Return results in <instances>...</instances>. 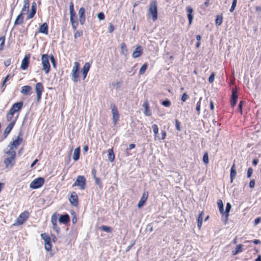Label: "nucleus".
<instances>
[{"label": "nucleus", "instance_id": "nucleus-1", "mask_svg": "<svg viewBox=\"0 0 261 261\" xmlns=\"http://www.w3.org/2000/svg\"><path fill=\"white\" fill-rule=\"evenodd\" d=\"M6 153L9 155V157L6 158L4 160V164H5L6 168H12L15 164V158L16 155L15 151L8 150L6 152Z\"/></svg>", "mask_w": 261, "mask_h": 261}, {"label": "nucleus", "instance_id": "nucleus-33", "mask_svg": "<svg viewBox=\"0 0 261 261\" xmlns=\"http://www.w3.org/2000/svg\"><path fill=\"white\" fill-rule=\"evenodd\" d=\"M121 53L124 56H126L127 55V49L126 45L124 43H122L121 44Z\"/></svg>", "mask_w": 261, "mask_h": 261}, {"label": "nucleus", "instance_id": "nucleus-16", "mask_svg": "<svg viewBox=\"0 0 261 261\" xmlns=\"http://www.w3.org/2000/svg\"><path fill=\"white\" fill-rule=\"evenodd\" d=\"M231 208V205L230 203L227 202L225 207V211H223V214H222V215L225 217L224 223L226 224V222L228 219V217L229 216V212Z\"/></svg>", "mask_w": 261, "mask_h": 261}, {"label": "nucleus", "instance_id": "nucleus-43", "mask_svg": "<svg viewBox=\"0 0 261 261\" xmlns=\"http://www.w3.org/2000/svg\"><path fill=\"white\" fill-rule=\"evenodd\" d=\"M237 0H232V5L229 10L231 13H232L234 11L235 8L237 6Z\"/></svg>", "mask_w": 261, "mask_h": 261}, {"label": "nucleus", "instance_id": "nucleus-14", "mask_svg": "<svg viewBox=\"0 0 261 261\" xmlns=\"http://www.w3.org/2000/svg\"><path fill=\"white\" fill-rule=\"evenodd\" d=\"M148 197V192L147 191H144L141 196V198L138 203L137 206L138 208H141L145 203Z\"/></svg>", "mask_w": 261, "mask_h": 261}, {"label": "nucleus", "instance_id": "nucleus-47", "mask_svg": "<svg viewBox=\"0 0 261 261\" xmlns=\"http://www.w3.org/2000/svg\"><path fill=\"white\" fill-rule=\"evenodd\" d=\"M49 57L50 58V61L53 64V67L54 68H55L56 67V61L54 56L52 54H51Z\"/></svg>", "mask_w": 261, "mask_h": 261}, {"label": "nucleus", "instance_id": "nucleus-50", "mask_svg": "<svg viewBox=\"0 0 261 261\" xmlns=\"http://www.w3.org/2000/svg\"><path fill=\"white\" fill-rule=\"evenodd\" d=\"M82 31H76L74 34V39H77L78 37L81 36L83 35Z\"/></svg>", "mask_w": 261, "mask_h": 261}, {"label": "nucleus", "instance_id": "nucleus-9", "mask_svg": "<svg viewBox=\"0 0 261 261\" xmlns=\"http://www.w3.org/2000/svg\"><path fill=\"white\" fill-rule=\"evenodd\" d=\"M80 64L78 62H75L74 65L72 70V80L74 82H77L79 78Z\"/></svg>", "mask_w": 261, "mask_h": 261}, {"label": "nucleus", "instance_id": "nucleus-44", "mask_svg": "<svg viewBox=\"0 0 261 261\" xmlns=\"http://www.w3.org/2000/svg\"><path fill=\"white\" fill-rule=\"evenodd\" d=\"M5 38L4 36L0 38V51L3 50V47L5 44Z\"/></svg>", "mask_w": 261, "mask_h": 261}, {"label": "nucleus", "instance_id": "nucleus-8", "mask_svg": "<svg viewBox=\"0 0 261 261\" xmlns=\"http://www.w3.org/2000/svg\"><path fill=\"white\" fill-rule=\"evenodd\" d=\"M44 182V179L43 177H38L31 182L30 187L33 189H38L43 185Z\"/></svg>", "mask_w": 261, "mask_h": 261}, {"label": "nucleus", "instance_id": "nucleus-62", "mask_svg": "<svg viewBox=\"0 0 261 261\" xmlns=\"http://www.w3.org/2000/svg\"><path fill=\"white\" fill-rule=\"evenodd\" d=\"M255 186V180L254 179H252L250 180L249 182V187L250 188H253Z\"/></svg>", "mask_w": 261, "mask_h": 261}, {"label": "nucleus", "instance_id": "nucleus-49", "mask_svg": "<svg viewBox=\"0 0 261 261\" xmlns=\"http://www.w3.org/2000/svg\"><path fill=\"white\" fill-rule=\"evenodd\" d=\"M203 162L206 164L208 163V156L207 152H205L203 156Z\"/></svg>", "mask_w": 261, "mask_h": 261}, {"label": "nucleus", "instance_id": "nucleus-3", "mask_svg": "<svg viewBox=\"0 0 261 261\" xmlns=\"http://www.w3.org/2000/svg\"><path fill=\"white\" fill-rule=\"evenodd\" d=\"M49 56L47 54H43L41 57V61L44 70L46 74L48 73L50 71V66L49 62Z\"/></svg>", "mask_w": 261, "mask_h": 261}, {"label": "nucleus", "instance_id": "nucleus-46", "mask_svg": "<svg viewBox=\"0 0 261 261\" xmlns=\"http://www.w3.org/2000/svg\"><path fill=\"white\" fill-rule=\"evenodd\" d=\"M95 180V184L99 186V187L101 189L102 187V183L101 182L100 179L98 177H95L94 178Z\"/></svg>", "mask_w": 261, "mask_h": 261}, {"label": "nucleus", "instance_id": "nucleus-64", "mask_svg": "<svg viewBox=\"0 0 261 261\" xmlns=\"http://www.w3.org/2000/svg\"><path fill=\"white\" fill-rule=\"evenodd\" d=\"M11 64V59H9L4 62V65L6 67L9 66Z\"/></svg>", "mask_w": 261, "mask_h": 261}, {"label": "nucleus", "instance_id": "nucleus-19", "mask_svg": "<svg viewBox=\"0 0 261 261\" xmlns=\"http://www.w3.org/2000/svg\"><path fill=\"white\" fill-rule=\"evenodd\" d=\"M238 99L237 91L235 89H233L232 90V94L231 97V106L234 107L237 103Z\"/></svg>", "mask_w": 261, "mask_h": 261}, {"label": "nucleus", "instance_id": "nucleus-52", "mask_svg": "<svg viewBox=\"0 0 261 261\" xmlns=\"http://www.w3.org/2000/svg\"><path fill=\"white\" fill-rule=\"evenodd\" d=\"M175 127H176V129L178 131H180L181 130V128H180V122L178 120H177V119L175 120Z\"/></svg>", "mask_w": 261, "mask_h": 261}, {"label": "nucleus", "instance_id": "nucleus-35", "mask_svg": "<svg viewBox=\"0 0 261 261\" xmlns=\"http://www.w3.org/2000/svg\"><path fill=\"white\" fill-rule=\"evenodd\" d=\"M217 205L218 207L219 208V212L220 214L222 215V214H223V208H224V205L222 202V200L221 199H219L217 201Z\"/></svg>", "mask_w": 261, "mask_h": 261}, {"label": "nucleus", "instance_id": "nucleus-28", "mask_svg": "<svg viewBox=\"0 0 261 261\" xmlns=\"http://www.w3.org/2000/svg\"><path fill=\"white\" fill-rule=\"evenodd\" d=\"M22 13H20L17 17L14 22V25H17L21 24L23 22V17L22 16Z\"/></svg>", "mask_w": 261, "mask_h": 261}, {"label": "nucleus", "instance_id": "nucleus-39", "mask_svg": "<svg viewBox=\"0 0 261 261\" xmlns=\"http://www.w3.org/2000/svg\"><path fill=\"white\" fill-rule=\"evenodd\" d=\"M223 18L222 16L217 15L215 20V23L217 25H220L222 23Z\"/></svg>", "mask_w": 261, "mask_h": 261}, {"label": "nucleus", "instance_id": "nucleus-54", "mask_svg": "<svg viewBox=\"0 0 261 261\" xmlns=\"http://www.w3.org/2000/svg\"><path fill=\"white\" fill-rule=\"evenodd\" d=\"M253 172V169L252 168L250 167L248 169L247 173V177L250 178L251 176V175Z\"/></svg>", "mask_w": 261, "mask_h": 261}, {"label": "nucleus", "instance_id": "nucleus-60", "mask_svg": "<svg viewBox=\"0 0 261 261\" xmlns=\"http://www.w3.org/2000/svg\"><path fill=\"white\" fill-rule=\"evenodd\" d=\"M243 101H241L239 104V106H238V109H239V111L240 112V113L242 114V107H243Z\"/></svg>", "mask_w": 261, "mask_h": 261}, {"label": "nucleus", "instance_id": "nucleus-59", "mask_svg": "<svg viewBox=\"0 0 261 261\" xmlns=\"http://www.w3.org/2000/svg\"><path fill=\"white\" fill-rule=\"evenodd\" d=\"M9 75H7L4 79L3 82V84H2V88L3 87H5V83L8 81V79H9Z\"/></svg>", "mask_w": 261, "mask_h": 261}, {"label": "nucleus", "instance_id": "nucleus-34", "mask_svg": "<svg viewBox=\"0 0 261 261\" xmlns=\"http://www.w3.org/2000/svg\"><path fill=\"white\" fill-rule=\"evenodd\" d=\"M14 113H13L11 111H9L8 113L6 115V119L7 121L8 122H11L13 121V120L14 118Z\"/></svg>", "mask_w": 261, "mask_h": 261}, {"label": "nucleus", "instance_id": "nucleus-53", "mask_svg": "<svg viewBox=\"0 0 261 261\" xmlns=\"http://www.w3.org/2000/svg\"><path fill=\"white\" fill-rule=\"evenodd\" d=\"M215 76V73L214 72H213L211 74L210 76L208 78V82L210 83H213L214 82Z\"/></svg>", "mask_w": 261, "mask_h": 261}, {"label": "nucleus", "instance_id": "nucleus-56", "mask_svg": "<svg viewBox=\"0 0 261 261\" xmlns=\"http://www.w3.org/2000/svg\"><path fill=\"white\" fill-rule=\"evenodd\" d=\"M204 215V212L202 211L198 215V218L197 219V221L202 222L203 216Z\"/></svg>", "mask_w": 261, "mask_h": 261}, {"label": "nucleus", "instance_id": "nucleus-18", "mask_svg": "<svg viewBox=\"0 0 261 261\" xmlns=\"http://www.w3.org/2000/svg\"><path fill=\"white\" fill-rule=\"evenodd\" d=\"M30 55H25L22 60L21 68L22 70H25L28 68L29 64Z\"/></svg>", "mask_w": 261, "mask_h": 261}, {"label": "nucleus", "instance_id": "nucleus-24", "mask_svg": "<svg viewBox=\"0 0 261 261\" xmlns=\"http://www.w3.org/2000/svg\"><path fill=\"white\" fill-rule=\"evenodd\" d=\"M32 87L30 86H24L21 87V93L25 95H29L31 94Z\"/></svg>", "mask_w": 261, "mask_h": 261}, {"label": "nucleus", "instance_id": "nucleus-7", "mask_svg": "<svg viewBox=\"0 0 261 261\" xmlns=\"http://www.w3.org/2000/svg\"><path fill=\"white\" fill-rule=\"evenodd\" d=\"M86 179L83 175L77 176L76 180L74 182L73 186L79 187L81 190H84L86 188Z\"/></svg>", "mask_w": 261, "mask_h": 261}, {"label": "nucleus", "instance_id": "nucleus-23", "mask_svg": "<svg viewBox=\"0 0 261 261\" xmlns=\"http://www.w3.org/2000/svg\"><path fill=\"white\" fill-rule=\"evenodd\" d=\"M70 221V217L68 214L61 215L59 219V221L61 223L66 224Z\"/></svg>", "mask_w": 261, "mask_h": 261}, {"label": "nucleus", "instance_id": "nucleus-57", "mask_svg": "<svg viewBox=\"0 0 261 261\" xmlns=\"http://www.w3.org/2000/svg\"><path fill=\"white\" fill-rule=\"evenodd\" d=\"M112 85L116 89H118L120 88L121 83L120 82H116V83H112Z\"/></svg>", "mask_w": 261, "mask_h": 261}, {"label": "nucleus", "instance_id": "nucleus-6", "mask_svg": "<svg viewBox=\"0 0 261 261\" xmlns=\"http://www.w3.org/2000/svg\"><path fill=\"white\" fill-rule=\"evenodd\" d=\"M19 114H17L16 116H15L13 121H12L6 127L4 132V139H5L7 137L8 135L10 133L11 131L13 129L14 126L15 125L16 122L18 118Z\"/></svg>", "mask_w": 261, "mask_h": 261}, {"label": "nucleus", "instance_id": "nucleus-58", "mask_svg": "<svg viewBox=\"0 0 261 261\" xmlns=\"http://www.w3.org/2000/svg\"><path fill=\"white\" fill-rule=\"evenodd\" d=\"M188 98L189 96L186 93H184L181 96V100L182 101L185 102Z\"/></svg>", "mask_w": 261, "mask_h": 261}, {"label": "nucleus", "instance_id": "nucleus-37", "mask_svg": "<svg viewBox=\"0 0 261 261\" xmlns=\"http://www.w3.org/2000/svg\"><path fill=\"white\" fill-rule=\"evenodd\" d=\"M42 239L44 240V243H47L51 242L50 237L46 233H42L41 234Z\"/></svg>", "mask_w": 261, "mask_h": 261}, {"label": "nucleus", "instance_id": "nucleus-22", "mask_svg": "<svg viewBox=\"0 0 261 261\" xmlns=\"http://www.w3.org/2000/svg\"><path fill=\"white\" fill-rule=\"evenodd\" d=\"M36 13V4L35 2L32 3L31 11L27 16V19L33 18Z\"/></svg>", "mask_w": 261, "mask_h": 261}, {"label": "nucleus", "instance_id": "nucleus-51", "mask_svg": "<svg viewBox=\"0 0 261 261\" xmlns=\"http://www.w3.org/2000/svg\"><path fill=\"white\" fill-rule=\"evenodd\" d=\"M162 105L166 107H168L171 105L170 100L166 99L162 102Z\"/></svg>", "mask_w": 261, "mask_h": 261}, {"label": "nucleus", "instance_id": "nucleus-11", "mask_svg": "<svg viewBox=\"0 0 261 261\" xmlns=\"http://www.w3.org/2000/svg\"><path fill=\"white\" fill-rule=\"evenodd\" d=\"M43 87L41 83H37L35 85V90L37 94V100L40 101L41 98Z\"/></svg>", "mask_w": 261, "mask_h": 261}, {"label": "nucleus", "instance_id": "nucleus-41", "mask_svg": "<svg viewBox=\"0 0 261 261\" xmlns=\"http://www.w3.org/2000/svg\"><path fill=\"white\" fill-rule=\"evenodd\" d=\"M147 67V64L146 63L144 64L139 70V74H144L146 70Z\"/></svg>", "mask_w": 261, "mask_h": 261}, {"label": "nucleus", "instance_id": "nucleus-40", "mask_svg": "<svg viewBox=\"0 0 261 261\" xmlns=\"http://www.w3.org/2000/svg\"><path fill=\"white\" fill-rule=\"evenodd\" d=\"M100 229L101 230L107 232H111L112 231V228L109 226H106V225H102L100 227Z\"/></svg>", "mask_w": 261, "mask_h": 261}, {"label": "nucleus", "instance_id": "nucleus-31", "mask_svg": "<svg viewBox=\"0 0 261 261\" xmlns=\"http://www.w3.org/2000/svg\"><path fill=\"white\" fill-rule=\"evenodd\" d=\"M80 147H78L76 148L74 150L73 159L74 161H76L80 158Z\"/></svg>", "mask_w": 261, "mask_h": 261}, {"label": "nucleus", "instance_id": "nucleus-5", "mask_svg": "<svg viewBox=\"0 0 261 261\" xmlns=\"http://www.w3.org/2000/svg\"><path fill=\"white\" fill-rule=\"evenodd\" d=\"M29 217V212L27 211L23 212L17 217L15 222L13 224V225L18 226L22 225L28 219Z\"/></svg>", "mask_w": 261, "mask_h": 261}, {"label": "nucleus", "instance_id": "nucleus-15", "mask_svg": "<svg viewBox=\"0 0 261 261\" xmlns=\"http://www.w3.org/2000/svg\"><path fill=\"white\" fill-rule=\"evenodd\" d=\"M79 21L81 25L85 23L86 17H85V9L83 7H81L79 11Z\"/></svg>", "mask_w": 261, "mask_h": 261}, {"label": "nucleus", "instance_id": "nucleus-32", "mask_svg": "<svg viewBox=\"0 0 261 261\" xmlns=\"http://www.w3.org/2000/svg\"><path fill=\"white\" fill-rule=\"evenodd\" d=\"M243 247V245L242 244H239V245H237L235 250H233L232 251V254L233 255H237V254H238L239 253L242 252L243 251V249H242Z\"/></svg>", "mask_w": 261, "mask_h": 261}, {"label": "nucleus", "instance_id": "nucleus-12", "mask_svg": "<svg viewBox=\"0 0 261 261\" xmlns=\"http://www.w3.org/2000/svg\"><path fill=\"white\" fill-rule=\"evenodd\" d=\"M112 113L113 115V121L114 124H116L119 118V115L117 108L115 105H112Z\"/></svg>", "mask_w": 261, "mask_h": 261}, {"label": "nucleus", "instance_id": "nucleus-29", "mask_svg": "<svg viewBox=\"0 0 261 261\" xmlns=\"http://www.w3.org/2000/svg\"><path fill=\"white\" fill-rule=\"evenodd\" d=\"M237 172L236 171L235 164H233L230 169V178L231 182H232L233 179L236 175Z\"/></svg>", "mask_w": 261, "mask_h": 261}, {"label": "nucleus", "instance_id": "nucleus-36", "mask_svg": "<svg viewBox=\"0 0 261 261\" xmlns=\"http://www.w3.org/2000/svg\"><path fill=\"white\" fill-rule=\"evenodd\" d=\"M115 159V154L112 149L108 150V159L110 162H113Z\"/></svg>", "mask_w": 261, "mask_h": 261}, {"label": "nucleus", "instance_id": "nucleus-10", "mask_svg": "<svg viewBox=\"0 0 261 261\" xmlns=\"http://www.w3.org/2000/svg\"><path fill=\"white\" fill-rule=\"evenodd\" d=\"M69 11H70V20L71 24L78 23L76 13L74 10V5L72 2H70L69 4Z\"/></svg>", "mask_w": 261, "mask_h": 261}, {"label": "nucleus", "instance_id": "nucleus-38", "mask_svg": "<svg viewBox=\"0 0 261 261\" xmlns=\"http://www.w3.org/2000/svg\"><path fill=\"white\" fill-rule=\"evenodd\" d=\"M152 128L154 133V139L155 140L159 132V128L156 124H154L152 125Z\"/></svg>", "mask_w": 261, "mask_h": 261}, {"label": "nucleus", "instance_id": "nucleus-27", "mask_svg": "<svg viewBox=\"0 0 261 261\" xmlns=\"http://www.w3.org/2000/svg\"><path fill=\"white\" fill-rule=\"evenodd\" d=\"M142 107L145 109V111L144 113V114L147 116H150L151 115V113L149 109V105L147 100L143 102Z\"/></svg>", "mask_w": 261, "mask_h": 261}, {"label": "nucleus", "instance_id": "nucleus-48", "mask_svg": "<svg viewBox=\"0 0 261 261\" xmlns=\"http://www.w3.org/2000/svg\"><path fill=\"white\" fill-rule=\"evenodd\" d=\"M44 247H45V249L47 251H49L51 250V248H52V245H51V242H49V243H44Z\"/></svg>", "mask_w": 261, "mask_h": 261}, {"label": "nucleus", "instance_id": "nucleus-61", "mask_svg": "<svg viewBox=\"0 0 261 261\" xmlns=\"http://www.w3.org/2000/svg\"><path fill=\"white\" fill-rule=\"evenodd\" d=\"M53 228L57 232H59L60 228L58 226L57 224H53Z\"/></svg>", "mask_w": 261, "mask_h": 261}, {"label": "nucleus", "instance_id": "nucleus-63", "mask_svg": "<svg viewBox=\"0 0 261 261\" xmlns=\"http://www.w3.org/2000/svg\"><path fill=\"white\" fill-rule=\"evenodd\" d=\"M261 221L260 218H257L254 220V225L256 226Z\"/></svg>", "mask_w": 261, "mask_h": 261}, {"label": "nucleus", "instance_id": "nucleus-30", "mask_svg": "<svg viewBox=\"0 0 261 261\" xmlns=\"http://www.w3.org/2000/svg\"><path fill=\"white\" fill-rule=\"evenodd\" d=\"M29 7H30L29 0H24L23 1V6L21 9V13H22V14H23V13L25 12H28Z\"/></svg>", "mask_w": 261, "mask_h": 261}, {"label": "nucleus", "instance_id": "nucleus-2", "mask_svg": "<svg viewBox=\"0 0 261 261\" xmlns=\"http://www.w3.org/2000/svg\"><path fill=\"white\" fill-rule=\"evenodd\" d=\"M148 11L149 14L152 16V20L155 21L158 19V7L155 1L150 3Z\"/></svg>", "mask_w": 261, "mask_h": 261}, {"label": "nucleus", "instance_id": "nucleus-13", "mask_svg": "<svg viewBox=\"0 0 261 261\" xmlns=\"http://www.w3.org/2000/svg\"><path fill=\"white\" fill-rule=\"evenodd\" d=\"M22 106L23 103L22 101L16 102L12 105L9 111L15 114L21 110Z\"/></svg>", "mask_w": 261, "mask_h": 261}, {"label": "nucleus", "instance_id": "nucleus-55", "mask_svg": "<svg viewBox=\"0 0 261 261\" xmlns=\"http://www.w3.org/2000/svg\"><path fill=\"white\" fill-rule=\"evenodd\" d=\"M97 17L100 20H103L105 19V14L103 12H99L97 14Z\"/></svg>", "mask_w": 261, "mask_h": 261}, {"label": "nucleus", "instance_id": "nucleus-17", "mask_svg": "<svg viewBox=\"0 0 261 261\" xmlns=\"http://www.w3.org/2000/svg\"><path fill=\"white\" fill-rule=\"evenodd\" d=\"M70 202L73 206H76L78 204V197L75 192L71 193L69 199Z\"/></svg>", "mask_w": 261, "mask_h": 261}, {"label": "nucleus", "instance_id": "nucleus-25", "mask_svg": "<svg viewBox=\"0 0 261 261\" xmlns=\"http://www.w3.org/2000/svg\"><path fill=\"white\" fill-rule=\"evenodd\" d=\"M90 65L88 62L86 63L82 69V73L83 75V79H85L87 75V73L90 69Z\"/></svg>", "mask_w": 261, "mask_h": 261}, {"label": "nucleus", "instance_id": "nucleus-42", "mask_svg": "<svg viewBox=\"0 0 261 261\" xmlns=\"http://www.w3.org/2000/svg\"><path fill=\"white\" fill-rule=\"evenodd\" d=\"M202 99V98L200 97L199 98V101L197 102L196 107V110L197 112V114L199 115L200 113V104H201V100Z\"/></svg>", "mask_w": 261, "mask_h": 261}, {"label": "nucleus", "instance_id": "nucleus-21", "mask_svg": "<svg viewBox=\"0 0 261 261\" xmlns=\"http://www.w3.org/2000/svg\"><path fill=\"white\" fill-rule=\"evenodd\" d=\"M143 50L141 46H138L133 51L132 56L134 58H137L141 56L142 54Z\"/></svg>", "mask_w": 261, "mask_h": 261}, {"label": "nucleus", "instance_id": "nucleus-45", "mask_svg": "<svg viewBox=\"0 0 261 261\" xmlns=\"http://www.w3.org/2000/svg\"><path fill=\"white\" fill-rule=\"evenodd\" d=\"M57 219H58L57 216L55 214H54L52 215L51 218V223L53 225L57 224Z\"/></svg>", "mask_w": 261, "mask_h": 261}, {"label": "nucleus", "instance_id": "nucleus-20", "mask_svg": "<svg viewBox=\"0 0 261 261\" xmlns=\"http://www.w3.org/2000/svg\"><path fill=\"white\" fill-rule=\"evenodd\" d=\"M186 10L187 12V17L189 20V24H191L193 19V9L190 7H187Z\"/></svg>", "mask_w": 261, "mask_h": 261}, {"label": "nucleus", "instance_id": "nucleus-26", "mask_svg": "<svg viewBox=\"0 0 261 261\" xmlns=\"http://www.w3.org/2000/svg\"><path fill=\"white\" fill-rule=\"evenodd\" d=\"M48 25L46 22L43 23L41 24L39 29V31L40 33L47 35L48 34Z\"/></svg>", "mask_w": 261, "mask_h": 261}, {"label": "nucleus", "instance_id": "nucleus-4", "mask_svg": "<svg viewBox=\"0 0 261 261\" xmlns=\"http://www.w3.org/2000/svg\"><path fill=\"white\" fill-rule=\"evenodd\" d=\"M22 135L21 131H20L16 139L9 144L8 146L10 147V149L9 150L15 151L14 149H16L22 141Z\"/></svg>", "mask_w": 261, "mask_h": 261}]
</instances>
